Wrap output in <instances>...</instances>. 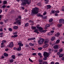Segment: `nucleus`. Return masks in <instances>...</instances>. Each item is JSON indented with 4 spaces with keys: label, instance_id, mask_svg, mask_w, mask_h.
<instances>
[{
    "label": "nucleus",
    "instance_id": "obj_1",
    "mask_svg": "<svg viewBox=\"0 0 64 64\" xmlns=\"http://www.w3.org/2000/svg\"><path fill=\"white\" fill-rule=\"evenodd\" d=\"M18 18H16L15 19V21L16 22H14V24H17L18 25H20L21 23V19L22 18L21 17V16L19 15L17 16Z\"/></svg>",
    "mask_w": 64,
    "mask_h": 64
},
{
    "label": "nucleus",
    "instance_id": "obj_2",
    "mask_svg": "<svg viewBox=\"0 0 64 64\" xmlns=\"http://www.w3.org/2000/svg\"><path fill=\"white\" fill-rule=\"evenodd\" d=\"M22 1V5L25 6L27 4L28 5H30L31 3V0H21Z\"/></svg>",
    "mask_w": 64,
    "mask_h": 64
},
{
    "label": "nucleus",
    "instance_id": "obj_3",
    "mask_svg": "<svg viewBox=\"0 0 64 64\" xmlns=\"http://www.w3.org/2000/svg\"><path fill=\"white\" fill-rule=\"evenodd\" d=\"M38 13V8H35L32 10V14H37Z\"/></svg>",
    "mask_w": 64,
    "mask_h": 64
},
{
    "label": "nucleus",
    "instance_id": "obj_4",
    "mask_svg": "<svg viewBox=\"0 0 64 64\" xmlns=\"http://www.w3.org/2000/svg\"><path fill=\"white\" fill-rule=\"evenodd\" d=\"M44 41V39L43 38H41L40 40H39L38 42V43L39 45L40 44H42Z\"/></svg>",
    "mask_w": 64,
    "mask_h": 64
},
{
    "label": "nucleus",
    "instance_id": "obj_5",
    "mask_svg": "<svg viewBox=\"0 0 64 64\" xmlns=\"http://www.w3.org/2000/svg\"><path fill=\"white\" fill-rule=\"evenodd\" d=\"M43 55L44 57H48L49 56V54L47 52H44V53Z\"/></svg>",
    "mask_w": 64,
    "mask_h": 64
},
{
    "label": "nucleus",
    "instance_id": "obj_6",
    "mask_svg": "<svg viewBox=\"0 0 64 64\" xmlns=\"http://www.w3.org/2000/svg\"><path fill=\"white\" fill-rule=\"evenodd\" d=\"M14 45L13 42H10L8 46H9V47L10 48H12V47H13Z\"/></svg>",
    "mask_w": 64,
    "mask_h": 64
},
{
    "label": "nucleus",
    "instance_id": "obj_7",
    "mask_svg": "<svg viewBox=\"0 0 64 64\" xmlns=\"http://www.w3.org/2000/svg\"><path fill=\"white\" fill-rule=\"evenodd\" d=\"M54 48L55 49H58L60 48V47L58 45H55L54 46Z\"/></svg>",
    "mask_w": 64,
    "mask_h": 64
},
{
    "label": "nucleus",
    "instance_id": "obj_8",
    "mask_svg": "<svg viewBox=\"0 0 64 64\" xmlns=\"http://www.w3.org/2000/svg\"><path fill=\"white\" fill-rule=\"evenodd\" d=\"M59 22L60 23H61L62 24H64V19H60L59 20Z\"/></svg>",
    "mask_w": 64,
    "mask_h": 64
},
{
    "label": "nucleus",
    "instance_id": "obj_9",
    "mask_svg": "<svg viewBox=\"0 0 64 64\" xmlns=\"http://www.w3.org/2000/svg\"><path fill=\"white\" fill-rule=\"evenodd\" d=\"M19 42L18 43V45H19V46L23 47V44H22V43H21V41Z\"/></svg>",
    "mask_w": 64,
    "mask_h": 64
},
{
    "label": "nucleus",
    "instance_id": "obj_10",
    "mask_svg": "<svg viewBox=\"0 0 64 64\" xmlns=\"http://www.w3.org/2000/svg\"><path fill=\"white\" fill-rule=\"evenodd\" d=\"M51 8V6L50 5H47L46 6V8L47 10L48 9L50 10Z\"/></svg>",
    "mask_w": 64,
    "mask_h": 64
},
{
    "label": "nucleus",
    "instance_id": "obj_11",
    "mask_svg": "<svg viewBox=\"0 0 64 64\" xmlns=\"http://www.w3.org/2000/svg\"><path fill=\"white\" fill-rule=\"evenodd\" d=\"M13 28L14 30H17L18 29V26H14L13 27Z\"/></svg>",
    "mask_w": 64,
    "mask_h": 64
},
{
    "label": "nucleus",
    "instance_id": "obj_12",
    "mask_svg": "<svg viewBox=\"0 0 64 64\" xmlns=\"http://www.w3.org/2000/svg\"><path fill=\"white\" fill-rule=\"evenodd\" d=\"M18 37V35L17 34H14V36H11V38H15Z\"/></svg>",
    "mask_w": 64,
    "mask_h": 64
},
{
    "label": "nucleus",
    "instance_id": "obj_13",
    "mask_svg": "<svg viewBox=\"0 0 64 64\" xmlns=\"http://www.w3.org/2000/svg\"><path fill=\"white\" fill-rule=\"evenodd\" d=\"M60 36V33L58 32L55 34V36L56 37H58Z\"/></svg>",
    "mask_w": 64,
    "mask_h": 64
},
{
    "label": "nucleus",
    "instance_id": "obj_14",
    "mask_svg": "<svg viewBox=\"0 0 64 64\" xmlns=\"http://www.w3.org/2000/svg\"><path fill=\"white\" fill-rule=\"evenodd\" d=\"M36 27L37 28V29H39L40 30H43V28H42L41 27V26H36Z\"/></svg>",
    "mask_w": 64,
    "mask_h": 64
},
{
    "label": "nucleus",
    "instance_id": "obj_15",
    "mask_svg": "<svg viewBox=\"0 0 64 64\" xmlns=\"http://www.w3.org/2000/svg\"><path fill=\"white\" fill-rule=\"evenodd\" d=\"M31 28L32 30H36V27L34 26H32Z\"/></svg>",
    "mask_w": 64,
    "mask_h": 64
},
{
    "label": "nucleus",
    "instance_id": "obj_16",
    "mask_svg": "<svg viewBox=\"0 0 64 64\" xmlns=\"http://www.w3.org/2000/svg\"><path fill=\"white\" fill-rule=\"evenodd\" d=\"M29 25V23H26L25 24H24V26L25 27H28V26Z\"/></svg>",
    "mask_w": 64,
    "mask_h": 64
},
{
    "label": "nucleus",
    "instance_id": "obj_17",
    "mask_svg": "<svg viewBox=\"0 0 64 64\" xmlns=\"http://www.w3.org/2000/svg\"><path fill=\"white\" fill-rule=\"evenodd\" d=\"M34 32L35 33H36L37 34H39V32L38 31V30L37 29H36L34 30Z\"/></svg>",
    "mask_w": 64,
    "mask_h": 64
},
{
    "label": "nucleus",
    "instance_id": "obj_18",
    "mask_svg": "<svg viewBox=\"0 0 64 64\" xmlns=\"http://www.w3.org/2000/svg\"><path fill=\"white\" fill-rule=\"evenodd\" d=\"M21 47L20 46H19V48H18L17 51H21Z\"/></svg>",
    "mask_w": 64,
    "mask_h": 64
},
{
    "label": "nucleus",
    "instance_id": "obj_19",
    "mask_svg": "<svg viewBox=\"0 0 64 64\" xmlns=\"http://www.w3.org/2000/svg\"><path fill=\"white\" fill-rule=\"evenodd\" d=\"M7 1L6 0H4L3 2V5H6L7 4Z\"/></svg>",
    "mask_w": 64,
    "mask_h": 64
},
{
    "label": "nucleus",
    "instance_id": "obj_20",
    "mask_svg": "<svg viewBox=\"0 0 64 64\" xmlns=\"http://www.w3.org/2000/svg\"><path fill=\"white\" fill-rule=\"evenodd\" d=\"M4 56L5 57H8V54L6 53H4Z\"/></svg>",
    "mask_w": 64,
    "mask_h": 64
},
{
    "label": "nucleus",
    "instance_id": "obj_21",
    "mask_svg": "<svg viewBox=\"0 0 64 64\" xmlns=\"http://www.w3.org/2000/svg\"><path fill=\"white\" fill-rule=\"evenodd\" d=\"M53 21V19L51 18L49 19V22H52Z\"/></svg>",
    "mask_w": 64,
    "mask_h": 64
},
{
    "label": "nucleus",
    "instance_id": "obj_22",
    "mask_svg": "<svg viewBox=\"0 0 64 64\" xmlns=\"http://www.w3.org/2000/svg\"><path fill=\"white\" fill-rule=\"evenodd\" d=\"M52 14H55V13H56V10H52L51 11Z\"/></svg>",
    "mask_w": 64,
    "mask_h": 64
},
{
    "label": "nucleus",
    "instance_id": "obj_23",
    "mask_svg": "<svg viewBox=\"0 0 64 64\" xmlns=\"http://www.w3.org/2000/svg\"><path fill=\"white\" fill-rule=\"evenodd\" d=\"M12 58L13 59H15V55H12Z\"/></svg>",
    "mask_w": 64,
    "mask_h": 64
},
{
    "label": "nucleus",
    "instance_id": "obj_24",
    "mask_svg": "<svg viewBox=\"0 0 64 64\" xmlns=\"http://www.w3.org/2000/svg\"><path fill=\"white\" fill-rule=\"evenodd\" d=\"M47 35H48L49 36H50V35H52V34L51 32H50L48 33Z\"/></svg>",
    "mask_w": 64,
    "mask_h": 64
},
{
    "label": "nucleus",
    "instance_id": "obj_25",
    "mask_svg": "<svg viewBox=\"0 0 64 64\" xmlns=\"http://www.w3.org/2000/svg\"><path fill=\"white\" fill-rule=\"evenodd\" d=\"M4 43L3 42L1 44V45H2V46H1V47H2V48H3V47H4Z\"/></svg>",
    "mask_w": 64,
    "mask_h": 64
},
{
    "label": "nucleus",
    "instance_id": "obj_26",
    "mask_svg": "<svg viewBox=\"0 0 64 64\" xmlns=\"http://www.w3.org/2000/svg\"><path fill=\"white\" fill-rule=\"evenodd\" d=\"M42 64H48V63H47V62H44L43 61L42 62Z\"/></svg>",
    "mask_w": 64,
    "mask_h": 64
},
{
    "label": "nucleus",
    "instance_id": "obj_27",
    "mask_svg": "<svg viewBox=\"0 0 64 64\" xmlns=\"http://www.w3.org/2000/svg\"><path fill=\"white\" fill-rule=\"evenodd\" d=\"M14 61V60H13V59H11L10 60V63H12V62H13Z\"/></svg>",
    "mask_w": 64,
    "mask_h": 64
},
{
    "label": "nucleus",
    "instance_id": "obj_28",
    "mask_svg": "<svg viewBox=\"0 0 64 64\" xmlns=\"http://www.w3.org/2000/svg\"><path fill=\"white\" fill-rule=\"evenodd\" d=\"M62 24H58V27H61V26H62Z\"/></svg>",
    "mask_w": 64,
    "mask_h": 64
},
{
    "label": "nucleus",
    "instance_id": "obj_29",
    "mask_svg": "<svg viewBox=\"0 0 64 64\" xmlns=\"http://www.w3.org/2000/svg\"><path fill=\"white\" fill-rule=\"evenodd\" d=\"M59 42H60V40L58 39L57 40L56 42V43H59Z\"/></svg>",
    "mask_w": 64,
    "mask_h": 64
},
{
    "label": "nucleus",
    "instance_id": "obj_30",
    "mask_svg": "<svg viewBox=\"0 0 64 64\" xmlns=\"http://www.w3.org/2000/svg\"><path fill=\"white\" fill-rule=\"evenodd\" d=\"M29 45L31 46H34V44H32V43L31 42L30 43Z\"/></svg>",
    "mask_w": 64,
    "mask_h": 64
},
{
    "label": "nucleus",
    "instance_id": "obj_31",
    "mask_svg": "<svg viewBox=\"0 0 64 64\" xmlns=\"http://www.w3.org/2000/svg\"><path fill=\"white\" fill-rule=\"evenodd\" d=\"M37 6H41V4L40 3H39L37 4Z\"/></svg>",
    "mask_w": 64,
    "mask_h": 64
},
{
    "label": "nucleus",
    "instance_id": "obj_32",
    "mask_svg": "<svg viewBox=\"0 0 64 64\" xmlns=\"http://www.w3.org/2000/svg\"><path fill=\"white\" fill-rule=\"evenodd\" d=\"M22 55V54H18V56H21Z\"/></svg>",
    "mask_w": 64,
    "mask_h": 64
},
{
    "label": "nucleus",
    "instance_id": "obj_33",
    "mask_svg": "<svg viewBox=\"0 0 64 64\" xmlns=\"http://www.w3.org/2000/svg\"><path fill=\"white\" fill-rule=\"evenodd\" d=\"M63 56V55L62 54H60L59 56V58H61V57H62Z\"/></svg>",
    "mask_w": 64,
    "mask_h": 64
},
{
    "label": "nucleus",
    "instance_id": "obj_34",
    "mask_svg": "<svg viewBox=\"0 0 64 64\" xmlns=\"http://www.w3.org/2000/svg\"><path fill=\"white\" fill-rule=\"evenodd\" d=\"M35 55H36V53H33L31 54L32 56H35Z\"/></svg>",
    "mask_w": 64,
    "mask_h": 64
},
{
    "label": "nucleus",
    "instance_id": "obj_35",
    "mask_svg": "<svg viewBox=\"0 0 64 64\" xmlns=\"http://www.w3.org/2000/svg\"><path fill=\"white\" fill-rule=\"evenodd\" d=\"M18 34V32H14L13 33V35H17Z\"/></svg>",
    "mask_w": 64,
    "mask_h": 64
},
{
    "label": "nucleus",
    "instance_id": "obj_36",
    "mask_svg": "<svg viewBox=\"0 0 64 64\" xmlns=\"http://www.w3.org/2000/svg\"><path fill=\"white\" fill-rule=\"evenodd\" d=\"M38 62L40 63H42V62H43V60H39Z\"/></svg>",
    "mask_w": 64,
    "mask_h": 64
},
{
    "label": "nucleus",
    "instance_id": "obj_37",
    "mask_svg": "<svg viewBox=\"0 0 64 64\" xmlns=\"http://www.w3.org/2000/svg\"><path fill=\"white\" fill-rule=\"evenodd\" d=\"M55 37L54 36H53L52 37V41H53L55 39Z\"/></svg>",
    "mask_w": 64,
    "mask_h": 64
},
{
    "label": "nucleus",
    "instance_id": "obj_38",
    "mask_svg": "<svg viewBox=\"0 0 64 64\" xmlns=\"http://www.w3.org/2000/svg\"><path fill=\"white\" fill-rule=\"evenodd\" d=\"M9 30L10 32L12 31V29L11 28H9L8 29Z\"/></svg>",
    "mask_w": 64,
    "mask_h": 64
},
{
    "label": "nucleus",
    "instance_id": "obj_39",
    "mask_svg": "<svg viewBox=\"0 0 64 64\" xmlns=\"http://www.w3.org/2000/svg\"><path fill=\"white\" fill-rule=\"evenodd\" d=\"M44 1H45L46 2V4H48V0H44Z\"/></svg>",
    "mask_w": 64,
    "mask_h": 64
},
{
    "label": "nucleus",
    "instance_id": "obj_40",
    "mask_svg": "<svg viewBox=\"0 0 64 64\" xmlns=\"http://www.w3.org/2000/svg\"><path fill=\"white\" fill-rule=\"evenodd\" d=\"M46 40H45L44 42V44H47V43L48 42V41H47Z\"/></svg>",
    "mask_w": 64,
    "mask_h": 64
},
{
    "label": "nucleus",
    "instance_id": "obj_41",
    "mask_svg": "<svg viewBox=\"0 0 64 64\" xmlns=\"http://www.w3.org/2000/svg\"><path fill=\"white\" fill-rule=\"evenodd\" d=\"M29 61H30L32 63H33V61L32 60H31V59H30V58H29Z\"/></svg>",
    "mask_w": 64,
    "mask_h": 64
},
{
    "label": "nucleus",
    "instance_id": "obj_42",
    "mask_svg": "<svg viewBox=\"0 0 64 64\" xmlns=\"http://www.w3.org/2000/svg\"><path fill=\"white\" fill-rule=\"evenodd\" d=\"M46 27H50V25L49 24H47L46 25Z\"/></svg>",
    "mask_w": 64,
    "mask_h": 64
},
{
    "label": "nucleus",
    "instance_id": "obj_43",
    "mask_svg": "<svg viewBox=\"0 0 64 64\" xmlns=\"http://www.w3.org/2000/svg\"><path fill=\"white\" fill-rule=\"evenodd\" d=\"M2 43H6V40H4L2 41Z\"/></svg>",
    "mask_w": 64,
    "mask_h": 64
},
{
    "label": "nucleus",
    "instance_id": "obj_44",
    "mask_svg": "<svg viewBox=\"0 0 64 64\" xmlns=\"http://www.w3.org/2000/svg\"><path fill=\"white\" fill-rule=\"evenodd\" d=\"M6 6L5 5H3L2 6V8H6Z\"/></svg>",
    "mask_w": 64,
    "mask_h": 64
},
{
    "label": "nucleus",
    "instance_id": "obj_45",
    "mask_svg": "<svg viewBox=\"0 0 64 64\" xmlns=\"http://www.w3.org/2000/svg\"><path fill=\"white\" fill-rule=\"evenodd\" d=\"M58 16V14L57 13H56L54 14V16Z\"/></svg>",
    "mask_w": 64,
    "mask_h": 64
},
{
    "label": "nucleus",
    "instance_id": "obj_46",
    "mask_svg": "<svg viewBox=\"0 0 64 64\" xmlns=\"http://www.w3.org/2000/svg\"><path fill=\"white\" fill-rule=\"evenodd\" d=\"M14 50H16V51H17L18 48H16L14 47Z\"/></svg>",
    "mask_w": 64,
    "mask_h": 64
},
{
    "label": "nucleus",
    "instance_id": "obj_47",
    "mask_svg": "<svg viewBox=\"0 0 64 64\" xmlns=\"http://www.w3.org/2000/svg\"><path fill=\"white\" fill-rule=\"evenodd\" d=\"M60 52H58L57 53V55H60Z\"/></svg>",
    "mask_w": 64,
    "mask_h": 64
},
{
    "label": "nucleus",
    "instance_id": "obj_48",
    "mask_svg": "<svg viewBox=\"0 0 64 64\" xmlns=\"http://www.w3.org/2000/svg\"><path fill=\"white\" fill-rule=\"evenodd\" d=\"M31 39L32 40H35V39H36V38H35V37L32 38Z\"/></svg>",
    "mask_w": 64,
    "mask_h": 64
},
{
    "label": "nucleus",
    "instance_id": "obj_49",
    "mask_svg": "<svg viewBox=\"0 0 64 64\" xmlns=\"http://www.w3.org/2000/svg\"><path fill=\"white\" fill-rule=\"evenodd\" d=\"M59 12H60V11L59 10L56 11V13H59Z\"/></svg>",
    "mask_w": 64,
    "mask_h": 64
},
{
    "label": "nucleus",
    "instance_id": "obj_50",
    "mask_svg": "<svg viewBox=\"0 0 64 64\" xmlns=\"http://www.w3.org/2000/svg\"><path fill=\"white\" fill-rule=\"evenodd\" d=\"M59 51H60V52H62L63 51V50L62 49H60L59 50Z\"/></svg>",
    "mask_w": 64,
    "mask_h": 64
},
{
    "label": "nucleus",
    "instance_id": "obj_51",
    "mask_svg": "<svg viewBox=\"0 0 64 64\" xmlns=\"http://www.w3.org/2000/svg\"><path fill=\"white\" fill-rule=\"evenodd\" d=\"M38 49L40 50H41L42 49V48L41 47L39 48H38Z\"/></svg>",
    "mask_w": 64,
    "mask_h": 64
},
{
    "label": "nucleus",
    "instance_id": "obj_52",
    "mask_svg": "<svg viewBox=\"0 0 64 64\" xmlns=\"http://www.w3.org/2000/svg\"><path fill=\"white\" fill-rule=\"evenodd\" d=\"M45 45L46 46V48H47L49 46V44H45Z\"/></svg>",
    "mask_w": 64,
    "mask_h": 64
},
{
    "label": "nucleus",
    "instance_id": "obj_53",
    "mask_svg": "<svg viewBox=\"0 0 64 64\" xmlns=\"http://www.w3.org/2000/svg\"><path fill=\"white\" fill-rule=\"evenodd\" d=\"M45 58H44V60H46L47 59V57H44Z\"/></svg>",
    "mask_w": 64,
    "mask_h": 64
},
{
    "label": "nucleus",
    "instance_id": "obj_54",
    "mask_svg": "<svg viewBox=\"0 0 64 64\" xmlns=\"http://www.w3.org/2000/svg\"><path fill=\"white\" fill-rule=\"evenodd\" d=\"M42 47L43 48H46V46H45V45L44 46H42Z\"/></svg>",
    "mask_w": 64,
    "mask_h": 64
},
{
    "label": "nucleus",
    "instance_id": "obj_55",
    "mask_svg": "<svg viewBox=\"0 0 64 64\" xmlns=\"http://www.w3.org/2000/svg\"><path fill=\"white\" fill-rule=\"evenodd\" d=\"M9 50V49L8 48H6L5 49V51H8Z\"/></svg>",
    "mask_w": 64,
    "mask_h": 64
},
{
    "label": "nucleus",
    "instance_id": "obj_56",
    "mask_svg": "<svg viewBox=\"0 0 64 64\" xmlns=\"http://www.w3.org/2000/svg\"><path fill=\"white\" fill-rule=\"evenodd\" d=\"M50 32L52 33V34H53V33L54 32V30H52Z\"/></svg>",
    "mask_w": 64,
    "mask_h": 64
},
{
    "label": "nucleus",
    "instance_id": "obj_57",
    "mask_svg": "<svg viewBox=\"0 0 64 64\" xmlns=\"http://www.w3.org/2000/svg\"><path fill=\"white\" fill-rule=\"evenodd\" d=\"M21 8L22 10H24V9H25V8L23 6L21 7Z\"/></svg>",
    "mask_w": 64,
    "mask_h": 64
},
{
    "label": "nucleus",
    "instance_id": "obj_58",
    "mask_svg": "<svg viewBox=\"0 0 64 64\" xmlns=\"http://www.w3.org/2000/svg\"><path fill=\"white\" fill-rule=\"evenodd\" d=\"M38 56H40L41 55V53H38Z\"/></svg>",
    "mask_w": 64,
    "mask_h": 64
},
{
    "label": "nucleus",
    "instance_id": "obj_59",
    "mask_svg": "<svg viewBox=\"0 0 64 64\" xmlns=\"http://www.w3.org/2000/svg\"><path fill=\"white\" fill-rule=\"evenodd\" d=\"M46 14H47V12H45L43 14V15H46Z\"/></svg>",
    "mask_w": 64,
    "mask_h": 64
},
{
    "label": "nucleus",
    "instance_id": "obj_60",
    "mask_svg": "<svg viewBox=\"0 0 64 64\" xmlns=\"http://www.w3.org/2000/svg\"><path fill=\"white\" fill-rule=\"evenodd\" d=\"M41 15V14H38V17H40V16Z\"/></svg>",
    "mask_w": 64,
    "mask_h": 64
},
{
    "label": "nucleus",
    "instance_id": "obj_61",
    "mask_svg": "<svg viewBox=\"0 0 64 64\" xmlns=\"http://www.w3.org/2000/svg\"><path fill=\"white\" fill-rule=\"evenodd\" d=\"M46 32V31L44 30H42V32H44V33H45Z\"/></svg>",
    "mask_w": 64,
    "mask_h": 64
},
{
    "label": "nucleus",
    "instance_id": "obj_62",
    "mask_svg": "<svg viewBox=\"0 0 64 64\" xmlns=\"http://www.w3.org/2000/svg\"><path fill=\"white\" fill-rule=\"evenodd\" d=\"M0 32H2L3 31V29H2V28H1L0 29Z\"/></svg>",
    "mask_w": 64,
    "mask_h": 64
},
{
    "label": "nucleus",
    "instance_id": "obj_63",
    "mask_svg": "<svg viewBox=\"0 0 64 64\" xmlns=\"http://www.w3.org/2000/svg\"><path fill=\"white\" fill-rule=\"evenodd\" d=\"M47 18V16H46L44 17V18L45 19H46Z\"/></svg>",
    "mask_w": 64,
    "mask_h": 64
},
{
    "label": "nucleus",
    "instance_id": "obj_64",
    "mask_svg": "<svg viewBox=\"0 0 64 64\" xmlns=\"http://www.w3.org/2000/svg\"><path fill=\"white\" fill-rule=\"evenodd\" d=\"M28 10L27 9H25L24 11V12L26 13L27 12Z\"/></svg>",
    "mask_w": 64,
    "mask_h": 64
}]
</instances>
